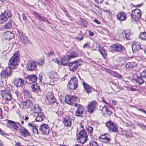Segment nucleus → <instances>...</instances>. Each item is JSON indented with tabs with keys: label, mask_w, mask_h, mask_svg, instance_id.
<instances>
[{
	"label": "nucleus",
	"mask_w": 146,
	"mask_h": 146,
	"mask_svg": "<svg viewBox=\"0 0 146 146\" xmlns=\"http://www.w3.org/2000/svg\"><path fill=\"white\" fill-rule=\"evenodd\" d=\"M12 69L9 66L8 67L2 71L1 74V76L5 77L10 76L12 72Z\"/></svg>",
	"instance_id": "nucleus-16"
},
{
	"label": "nucleus",
	"mask_w": 146,
	"mask_h": 146,
	"mask_svg": "<svg viewBox=\"0 0 146 146\" xmlns=\"http://www.w3.org/2000/svg\"><path fill=\"white\" fill-rule=\"evenodd\" d=\"M36 67V64L35 62H33L28 63L27 65V68L29 71L34 70Z\"/></svg>",
	"instance_id": "nucleus-25"
},
{
	"label": "nucleus",
	"mask_w": 146,
	"mask_h": 146,
	"mask_svg": "<svg viewBox=\"0 0 146 146\" xmlns=\"http://www.w3.org/2000/svg\"><path fill=\"white\" fill-rule=\"evenodd\" d=\"M139 38L141 39L146 40V32L141 33L139 36Z\"/></svg>",
	"instance_id": "nucleus-39"
},
{
	"label": "nucleus",
	"mask_w": 146,
	"mask_h": 146,
	"mask_svg": "<svg viewBox=\"0 0 146 146\" xmlns=\"http://www.w3.org/2000/svg\"><path fill=\"white\" fill-rule=\"evenodd\" d=\"M141 76L146 78V70H143L141 73Z\"/></svg>",
	"instance_id": "nucleus-47"
},
{
	"label": "nucleus",
	"mask_w": 146,
	"mask_h": 146,
	"mask_svg": "<svg viewBox=\"0 0 146 146\" xmlns=\"http://www.w3.org/2000/svg\"><path fill=\"white\" fill-rule=\"evenodd\" d=\"M20 135L26 137L30 135V133L24 127H21V128L20 131Z\"/></svg>",
	"instance_id": "nucleus-27"
},
{
	"label": "nucleus",
	"mask_w": 146,
	"mask_h": 146,
	"mask_svg": "<svg viewBox=\"0 0 146 146\" xmlns=\"http://www.w3.org/2000/svg\"><path fill=\"white\" fill-rule=\"evenodd\" d=\"M15 94L16 96L18 97V92L17 91H15Z\"/></svg>",
	"instance_id": "nucleus-61"
},
{
	"label": "nucleus",
	"mask_w": 146,
	"mask_h": 146,
	"mask_svg": "<svg viewBox=\"0 0 146 146\" xmlns=\"http://www.w3.org/2000/svg\"><path fill=\"white\" fill-rule=\"evenodd\" d=\"M44 64V61L43 60H41L38 63V64L40 66H42Z\"/></svg>",
	"instance_id": "nucleus-54"
},
{
	"label": "nucleus",
	"mask_w": 146,
	"mask_h": 146,
	"mask_svg": "<svg viewBox=\"0 0 146 146\" xmlns=\"http://www.w3.org/2000/svg\"><path fill=\"white\" fill-rule=\"evenodd\" d=\"M31 110L35 112V113H40L41 108H40L38 105H36L33 106L31 108Z\"/></svg>",
	"instance_id": "nucleus-34"
},
{
	"label": "nucleus",
	"mask_w": 146,
	"mask_h": 146,
	"mask_svg": "<svg viewBox=\"0 0 146 146\" xmlns=\"http://www.w3.org/2000/svg\"><path fill=\"white\" fill-rule=\"evenodd\" d=\"M62 61H61V64L64 66H66L67 65L68 62V59L66 58H62Z\"/></svg>",
	"instance_id": "nucleus-43"
},
{
	"label": "nucleus",
	"mask_w": 146,
	"mask_h": 146,
	"mask_svg": "<svg viewBox=\"0 0 146 146\" xmlns=\"http://www.w3.org/2000/svg\"><path fill=\"white\" fill-rule=\"evenodd\" d=\"M15 84L18 87H22L24 84V81L21 78L15 79L14 81Z\"/></svg>",
	"instance_id": "nucleus-21"
},
{
	"label": "nucleus",
	"mask_w": 146,
	"mask_h": 146,
	"mask_svg": "<svg viewBox=\"0 0 146 146\" xmlns=\"http://www.w3.org/2000/svg\"><path fill=\"white\" fill-rule=\"evenodd\" d=\"M12 22L11 21H9V22L5 25V28L6 29H10L12 26Z\"/></svg>",
	"instance_id": "nucleus-40"
},
{
	"label": "nucleus",
	"mask_w": 146,
	"mask_h": 146,
	"mask_svg": "<svg viewBox=\"0 0 146 146\" xmlns=\"http://www.w3.org/2000/svg\"><path fill=\"white\" fill-rule=\"evenodd\" d=\"M43 74L42 73H40V74L38 77V79L40 81V82L41 83L42 82V78Z\"/></svg>",
	"instance_id": "nucleus-48"
},
{
	"label": "nucleus",
	"mask_w": 146,
	"mask_h": 146,
	"mask_svg": "<svg viewBox=\"0 0 146 146\" xmlns=\"http://www.w3.org/2000/svg\"><path fill=\"white\" fill-rule=\"evenodd\" d=\"M65 101L68 104L76 106L78 105L77 103L79 101V99L76 97L67 96L65 98Z\"/></svg>",
	"instance_id": "nucleus-2"
},
{
	"label": "nucleus",
	"mask_w": 146,
	"mask_h": 146,
	"mask_svg": "<svg viewBox=\"0 0 146 146\" xmlns=\"http://www.w3.org/2000/svg\"><path fill=\"white\" fill-rule=\"evenodd\" d=\"M77 56L76 54L75 53L71 54L70 55L68 56V57L69 59L72 58Z\"/></svg>",
	"instance_id": "nucleus-45"
},
{
	"label": "nucleus",
	"mask_w": 146,
	"mask_h": 146,
	"mask_svg": "<svg viewBox=\"0 0 146 146\" xmlns=\"http://www.w3.org/2000/svg\"><path fill=\"white\" fill-rule=\"evenodd\" d=\"M49 130V126L48 125L46 124H42L40 126L39 130L43 134H48Z\"/></svg>",
	"instance_id": "nucleus-9"
},
{
	"label": "nucleus",
	"mask_w": 146,
	"mask_h": 146,
	"mask_svg": "<svg viewBox=\"0 0 146 146\" xmlns=\"http://www.w3.org/2000/svg\"><path fill=\"white\" fill-rule=\"evenodd\" d=\"M78 84L77 79L75 77L71 78L68 85V87L72 90H75L77 87Z\"/></svg>",
	"instance_id": "nucleus-6"
},
{
	"label": "nucleus",
	"mask_w": 146,
	"mask_h": 146,
	"mask_svg": "<svg viewBox=\"0 0 146 146\" xmlns=\"http://www.w3.org/2000/svg\"><path fill=\"white\" fill-rule=\"evenodd\" d=\"M96 2L98 3H101L104 0H95Z\"/></svg>",
	"instance_id": "nucleus-53"
},
{
	"label": "nucleus",
	"mask_w": 146,
	"mask_h": 146,
	"mask_svg": "<svg viewBox=\"0 0 146 146\" xmlns=\"http://www.w3.org/2000/svg\"><path fill=\"white\" fill-rule=\"evenodd\" d=\"M137 65V64L135 62H132L127 63L125 65L126 68H133Z\"/></svg>",
	"instance_id": "nucleus-33"
},
{
	"label": "nucleus",
	"mask_w": 146,
	"mask_h": 146,
	"mask_svg": "<svg viewBox=\"0 0 146 146\" xmlns=\"http://www.w3.org/2000/svg\"><path fill=\"white\" fill-rule=\"evenodd\" d=\"M141 77H142L141 76L140 77L137 76V74H135L133 75V79L137 83L141 84L143 82V80Z\"/></svg>",
	"instance_id": "nucleus-28"
},
{
	"label": "nucleus",
	"mask_w": 146,
	"mask_h": 146,
	"mask_svg": "<svg viewBox=\"0 0 146 146\" xmlns=\"http://www.w3.org/2000/svg\"><path fill=\"white\" fill-rule=\"evenodd\" d=\"M47 100H48L50 104L54 102L55 101V99L53 95L51 94L46 96Z\"/></svg>",
	"instance_id": "nucleus-32"
},
{
	"label": "nucleus",
	"mask_w": 146,
	"mask_h": 146,
	"mask_svg": "<svg viewBox=\"0 0 146 146\" xmlns=\"http://www.w3.org/2000/svg\"><path fill=\"white\" fill-rule=\"evenodd\" d=\"M89 34L91 36H93L94 35V33L93 32H91L90 31H89Z\"/></svg>",
	"instance_id": "nucleus-60"
},
{
	"label": "nucleus",
	"mask_w": 146,
	"mask_h": 146,
	"mask_svg": "<svg viewBox=\"0 0 146 146\" xmlns=\"http://www.w3.org/2000/svg\"><path fill=\"white\" fill-rule=\"evenodd\" d=\"M100 53L104 57H105L107 55V51L103 49L99 50Z\"/></svg>",
	"instance_id": "nucleus-41"
},
{
	"label": "nucleus",
	"mask_w": 146,
	"mask_h": 146,
	"mask_svg": "<svg viewBox=\"0 0 146 146\" xmlns=\"http://www.w3.org/2000/svg\"><path fill=\"white\" fill-rule=\"evenodd\" d=\"M22 16L23 17V20L24 21H26L27 20V17L25 16L24 14H22Z\"/></svg>",
	"instance_id": "nucleus-52"
},
{
	"label": "nucleus",
	"mask_w": 146,
	"mask_h": 146,
	"mask_svg": "<svg viewBox=\"0 0 146 146\" xmlns=\"http://www.w3.org/2000/svg\"><path fill=\"white\" fill-rule=\"evenodd\" d=\"M31 88L33 91L35 93L38 92L40 89L39 87L36 84L32 85L31 86Z\"/></svg>",
	"instance_id": "nucleus-35"
},
{
	"label": "nucleus",
	"mask_w": 146,
	"mask_h": 146,
	"mask_svg": "<svg viewBox=\"0 0 146 146\" xmlns=\"http://www.w3.org/2000/svg\"><path fill=\"white\" fill-rule=\"evenodd\" d=\"M98 105L97 102L95 101L90 102L87 106L88 111L91 113L94 112Z\"/></svg>",
	"instance_id": "nucleus-7"
},
{
	"label": "nucleus",
	"mask_w": 146,
	"mask_h": 146,
	"mask_svg": "<svg viewBox=\"0 0 146 146\" xmlns=\"http://www.w3.org/2000/svg\"><path fill=\"white\" fill-rule=\"evenodd\" d=\"M28 125L31 128L34 134H36L37 135H39L38 130L36 128V126L35 125L31 123H29Z\"/></svg>",
	"instance_id": "nucleus-30"
},
{
	"label": "nucleus",
	"mask_w": 146,
	"mask_h": 146,
	"mask_svg": "<svg viewBox=\"0 0 146 146\" xmlns=\"http://www.w3.org/2000/svg\"><path fill=\"white\" fill-rule=\"evenodd\" d=\"M138 110L141 111L142 112H143L146 114V111H145V110H144L143 109H138Z\"/></svg>",
	"instance_id": "nucleus-55"
},
{
	"label": "nucleus",
	"mask_w": 146,
	"mask_h": 146,
	"mask_svg": "<svg viewBox=\"0 0 146 146\" xmlns=\"http://www.w3.org/2000/svg\"><path fill=\"white\" fill-rule=\"evenodd\" d=\"M33 106L32 102L29 100H27L22 103L21 108L23 109H26L29 108H31Z\"/></svg>",
	"instance_id": "nucleus-15"
},
{
	"label": "nucleus",
	"mask_w": 146,
	"mask_h": 146,
	"mask_svg": "<svg viewBox=\"0 0 146 146\" xmlns=\"http://www.w3.org/2000/svg\"><path fill=\"white\" fill-rule=\"evenodd\" d=\"M94 21L95 23H97L98 24H100V22L97 19H95L94 20Z\"/></svg>",
	"instance_id": "nucleus-56"
},
{
	"label": "nucleus",
	"mask_w": 146,
	"mask_h": 146,
	"mask_svg": "<svg viewBox=\"0 0 146 146\" xmlns=\"http://www.w3.org/2000/svg\"><path fill=\"white\" fill-rule=\"evenodd\" d=\"M11 12L8 11H6L3 13L0 16V23L3 24V22L7 21L8 18L11 16Z\"/></svg>",
	"instance_id": "nucleus-5"
},
{
	"label": "nucleus",
	"mask_w": 146,
	"mask_h": 146,
	"mask_svg": "<svg viewBox=\"0 0 146 146\" xmlns=\"http://www.w3.org/2000/svg\"><path fill=\"white\" fill-rule=\"evenodd\" d=\"M106 125L110 131L115 132H117L118 131V128L116 124L111 121L107 122L106 123Z\"/></svg>",
	"instance_id": "nucleus-8"
},
{
	"label": "nucleus",
	"mask_w": 146,
	"mask_h": 146,
	"mask_svg": "<svg viewBox=\"0 0 146 146\" xmlns=\"http://www.w3.org/2000/svg\"><path fill=\"white\" fill-rule=\"evenodd\" d=\"M117 17L118 20L123 21L126 19V15L124 12H120L117 15Z\"/></svg>",
	"instance_id": "nucleus-23"
},
{
	"label": "nucleus",
	"mask_w": 146,
	"mask_h": 146,
	"mask_svg": "<svg viewBox=\"0 0 146 146\" xmlns=\"http://www.w3.org/2000/svg\"><path fill=\"white\" fill-rule=\"evenodd\" d=\"M102 111L103 115L106 117H110L112 113V112L109 110L106 107L102 108Z\"/></svg>",
	"instance_id": "nucleus-18"
},
{
	"label": "nucleus",
	"mask_w": 146,
	"mask_h": 146,
	"mask_svg": "<svg viewBox=\"0 0 146 146\" xmlns=\"http://www.w3.org/2000/svg\"><path fill=\"white\" fill-rule=\"evenodd\" d=\"M77 106L78 107V109L76 112V115L77 116H81L84 111V108L80 105H78Z\"/></svg>",
	"instance_id": "nucleus-26"
},
{
	"label": "nucleus",
	"mask_w": 146,
	"mask_h": 146,
	"mask_svg": "<svg viewBox=\"0 0 146 146\" xmlns=\"http://www.w3.org/2000/svg\"><path fill=\"white\" fill-rule=\"evenodd\" d=\"M88 44H86L83 45V47L85 48L86 47L88 46Z\"/></svg>",
	"instance_id": "nucleus-63"
},
{
	"label": "nucleus",
	"mask_w": 146,
	"mask_h": 146,
	"mask_svg": "<svg viewBox=\"0 0 146 146\" xmlns=\"http://www.w3.org/2000/svg\"><path fill=\"white\" fill-rule=\"evenodd\" d=\"M90 146H99V145L96 142L94 141L90 142Z\"/></svg>",
	"instance_id": "nucleus-46"
},
{
	"label": "nucleus",
	"mask_w": 146,
	"mask_h": 146,
	"mask_svg": "<svg viewBox=\"0 0 146 146\" xmlns=\"http://www.w3.org/2000/svg\"><path fill=\"white\" fill-rule=\"evenodd\" d=\"M1 94L3 98L7 101L10 100L12 98L11 95L8 90H2L1 92Z\"/></svg>",
	"instance_id": "nucleus-10"
},
{
	"label": "nucleus",
	"mask_w": 146,
	"mask_h": 146,
	"mask_svg": "<svg viewBox=\"0 0 146 146\" xmlns=\"http://www.w3.org/2000/svg\"><path fill=\"white\" fill-rule=\"evenodd\" d=\"M86 130L91 135L93 131V128L91 126H88L86 128Z\"/></svg>",
	"instance_id": "nucleus-42"
},
{
	"label": "nucleus",
	"mask_w": 146,
	"mask_h": 146,
	"mask_svg": "<svg viewBox=\"0 0 146 146\" xmlns=\"http://www.w3.org/2000/svg\"><path fill=\"white\" fill-rule=\"evenodd\" d=\"M87 135L84 131H81L77 136V140L78 143L82 144L87 141Z\"/></svg>",
	"instance_id": "nucleus-3"
},
{
	"label": "nucleus",
	"mask_w": 146,
	"mask_h": 146,
	"mask_svg": "<svg viewBox=\"0 0 146 146\" xmlns=\"http://www.w3.org/2000/svg\"><path fill=\"white\" fill-rule=\"evenodd\" d=\"M2 114V110L1 108H0V118H3Z\"/></svg>",
	"instance_id": "nucleus-57"
},
{
	"label": "nucleus",
	"mask_w": 146,
	"mask_h": 146,
	"mask_svg": "<svg viewBox=\"0 0 146 146\" xmlns=\"http://www.w3.org/2000/svg\"><path fill=\"white\" fill-rule=\"evenodd\" d=\"M23 93L25 95L29 98H31L32 95L30 93L29 91L27 90H23Z\"/></svg>",
	"instance_id": "nucleus-38"
},
{
	"label": "nucleus",
	"mask_w": 146,
	"mask_h": 146,
	"mask_svg": "<svg viewBox=\"0 0 146 146\" xmlns=\"http://www.w3.org/2000/svg\"><path fill=\"white\" fill-rule=\"evenodd\" d=\"M20 36L19 41L24 44H28L30 42L27 37L23 32H19Z\"/></svg>",
	"instance_id": "nucleus-13"
},
{
	"label": "nucleus",
	"mask_w": 146,
	"mask_h": 146,
	"mask_svg": "<svg viewBox=\"0 0 146 146\" xmlns=\"http://www.w3.org/2000/svg\"><path fill=\"white\" fill-rule=\"evenodd\" d=\"M80 65L78 61L77 60L69 63L68 66L70 70L71 71L74 72L77 69Z\"/></svg>",
	"instance_id": "nucleus-12"
},
{
	"label": "nucleus",
	"mask_w": 146,
	"mask_h": 146,
	"mask_svg": "<svg viewBox=\"0 0 146 146\" xmlns=\"http://www.w3.org/2000/svg\"><path fill=\"white\" fill-rule=\"evenodd\" d=\"M83 84L86 92L88 93H91L92 89V88L85 83L84 82Z\"/></svg>",
	"instance_id": "nucleus-31"
},
{
	"label": "nucleus",
	"mask_w": 146,
	"mask_h": 146,
	"mask_svg": "<svg viewBox=\"0 0 146 146\" xmlns=\"http://www.w3.org/2000/svg\"><path fill=\"white\" fill-rule=\"evenodd\" d=\"M4 36L7 40H10L14 37V35L10 31H6L4 33Z\"/></svg>",
	"instance_id": "nucleus-29"
},
{
	"label": "nucleus",
	"mask_w": 146,
	"mask_h": 146,
	"mask_svg": "<svg viewBox=\"0 0 146 146\" xmlns=\"http://www.w3.org/2000/svg\"><path fill=\"white\" fill-rule=\"evenodd\" d=\"M5 80H2L0 81V84L1 86V87L4 86V85H5Z\"/></svg>",
	"instance_id": "nucleus-50"
},
{
	"label": "nucleus",
	"mask_w": 146,
	"mask_h": 146,
	"mask_svg": "<svg viewBox=\"0 0 146 146\" xmlns=\"http://www.w3.org/2000/svg\"><path fill=\"white\" fill-rule=\"evenodd\" d=\"M34 115L36 116L35 120L36 121H42L44 118V114L41 113H35Z\"/></svg>",
	"instance_id": "nucleus-19"
},
{
	"label": "nucleus",
	"mask_w": 146,
	"mask_h": 146,
	"mask_svg": "<svg viewBox=\"0 0 146 146\" xmlns=\"http://www.w3.org/2000/svg\"><path fill=\"white\" fill-rule=\"evenodd\" d=\"M132 35V33L128 30L124 31L121 34V35L123 37L124 39H126L127 40L130 39Z\"/></svg>",
	"instance_id": "nucleus-17"
},
{
	"label": "nucleus",
	"mask_w": 146,
	"mask_h": 146,
	"mask_svg": "<svg viewBox=\"0 0 146 146\" xmlns=\"http://www.w3.org/2000/svg\"><path fill=\"white\" fill-rule=\"evenodd\" d=\"M101 138L104 140V142L107 143H109L110 141V139L107 137L105 135H102L101 136Z\"/></svg>",
	"instance_id": "nucleus-36"
},
{
	"label": "nucleus",
	"mask_w": 146,
	"mask_h": 146,
	"mask_svg": "<svg viewBox=\"0 0 146 146\" xmlns=\"http://www.w3.org/2000/svg\"><path fill=\"white\" fill-rule=\"evenodd\" d=\"M54 54V53L53 52H50L48 53L47 54L48 57H50L51 56H52Z\"/></svg>",
	"instance_id": "nucleus-51"
},
{
	"label": "nucleus",
	"mask_w": 146,
	"mask_h": 146,
	"mask_svg": "<svg viewBox=\"0 0 146 146\" xmlns=\"http://www.w3.org/2000/svg\"><path fill=\"white\" fill-rule=\"evenodd\" d=\"M126 136L127 138L133 137L132 134L131 133H126Z\"/></svg>",
	"instance_id": "nucleus-49"
},
{
	"label": "nucleus",
	"mask_w": 146,
	"mask_h": 146,
	"mask_svg": "<svg viewBox=\"0 0 146 146\" xmlns=\"http://www.w3.org/2000/svg\"><path fill=\"white\" fill-rule=\"evenodd\" d=\"M26 78L29 80L30 84L36 82L37 80L36 76L34 74L28 75Z\"/></svg>",
	"instance_id": "nucleus-20"
},
{
	"label": "nucleus",
	"mask_w": 146,
	"mask_h": 146,
	"mask_svg": "<svg viewBox=\"0 0 146 146\" xmlns=\"http://www.w3.org/2000/svg\"><path fill=\"white\" fill-rule=\"evenodd\" d=\"M112 52H121L125 49L124 47L119 44H114L111 46Z\"/></svg>",
	"instance_id": "nucleus-14"
},
{
	"label": "nucleus",
	"mask_w": 146,
	"mask_h": 146,
	"mask_svg": "<svg viewBox=\"0 0 146 146\" xmlns=\"http://www.w3.org/2000/svg\"><path fill=\"white\" fill-rule=\"evenodd\" d=\"M65 126L70 127L71 125L72 122L71 119L68 117L66 116L62 119Z\"/></svg>",
	"instance_id": "nucleus-22"
},
{
	"label": "nucleus",
	"mask_w": 146,
	"mask_h": 146,
	"mask_svg": "<svg viewBox=\"0 0 146 146\" xmlns=\"http://www.w3.org/2000/svg\"><path fill=\"white\" fill-rule=\"evenodd\" d=\"M29 119V117L28 116H25V120L27 121Z\"/></svg>",
	"instance_id": "nucleus-64"
},
{
	"label": "nucleus",
	"mask_w": 146,
	"mask_h": 146,
	"mask_svg": "<svg viewBox=\"0 0 146 146\" xmlns=\"http://www.w3.org/2000/svg\"><path fill=\"white\" fill-rule=\"evenodd\" d=\"M132 48L133 52H135L140 50L141 45L139 43L136 42H134L132 45Z\"/></svg>",
	"instance_id": "nucleus-24"
},
{
	"label": "nucleus",
	"mask_w": 146,
	"mask_h": 146,
	"mask_svg": "<svg viewBox=\"0 0 146 146\" xmlns=\"http://www.w3.org/2000/svg\"><path fill=\"white\" fill-rule=\"evenodd\" d=\"M109 73L111 75L115 77L118 78L120 79L122 78V76L120 75L117 73L115 72L110 71L109 72Z\"/></svg>",
	"instance_id": "nucleus-37"
},
{
	"label": "nucleus",
	"mask_w": 146,
	"mask_h": 146,
	"mask_svg": "<svg viewBox=\"0 0 146 146\" xmlns=\"http://www.w3.org/2000/svg\"><path fill=\"white\" fill-rule=\"evenodd\" d=\"M7 125L9 127L15 130L19 129L20 123H15L13 121L7 120Z\"/></svg>",
	"instance_id": "nucleus-11"
},
{
	"label": "nucleus",
	"mask_w": 146,
	"mask_h": 146,
	"mask_svg": "<svg viewBox=\"0 0 146 146\" xmlns=\"http://www.w3.org/2000/svg\"><path fill=\"white\" fill-rule=\"evenodd\" d=\"M141 11L138 9H136L132 11V19L135 21H137L141 17Z\"/></svg>",
	"instance_id": "nucleus-4"
},
{
	"label": "nucleus",
	"mask_w": 146,
	"mask_h": 146,
	"mask_svg": "<svg viewBox=\"0 0 146 146\" xmlns=\"http://www.w3.org/2000/svg\"><path fill=\"white\" fill-rule=\"evenodd\" d=\"M15 146H21V144L18 142L16 143Z\"/></svg>",
	"instance_id": "nucleus-59"
},
{
	"label": "nucleus",
	"mask_w": 146,
	"mask_h": 146,
	"mask_svg": "<svg viewBox=\"0 0 146 146\" xmlns=\"http://www.w3.org/2000/svg\"><path fill=\"white\" fill-rule=\"evenodd\" d=\"M139 126L141 128H143V127H145V126L143 124H139Z\"/></svg>",
	"instance_id": "nucleus-58"
},
{
	"label": "nucleus",
	"mask_w": 146,
	"mask_h": 146,
	"mask_svg": "<svg viewBox=\"0 0 146 146\" xmlns=\"http://www.w3.org/2000/svg\"><path fill=\"white\" fill-rule=\"evenodd\" d=\"M36 17H37V18H38L39 20L40 21H42L43 22L45 21V20H46V18H45L44 17H42L38 15H36Z\"/></svg>",
	"instance_id": "nucleus-44"
},
{
	"label": "nucleus",
	"mask_w": 146,
	"mask_h": 146,
	"mask_svg": "<svg viewBox=\"0 0 146 146\" xmlns=\"http://www.w3.org/2000/svg\"><path fill=\"white\" fill-rule=\"evenodd\" d=\"M112 103L115 105L117 104V102L116 101L113 100L112 101Z\"/></svg>",
	"instance_id": "nucleus-62"
},
{
	"label": "nucleus",
	"mask_w": 146,
	"mask_h": 146,
	"mask_svg": "<svg viewBox=\"0 0 146 146\" xmlns=\"http://www.w3.org/2000/svg\"><path fill=\"white\" fill-rule=\"evenodd\" d=\"M19 54L18 52H16L13 56L10 59L9 62V67L14 69L16 68L19 63Z\"/></svg>",
	"instance_id": "nucleus-1"
}]
</instances>
